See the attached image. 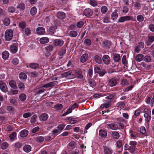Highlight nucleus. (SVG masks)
<instances>
[{"label": "nucleus", "instance_id": "nucleus-34", "mask_svg": "<svg viewBox=\"0 0 154 154\" xmlns=\"http://www.w3.org/2000/svg\"><path fill=\"white\" fill-rule=\"evenodd\" d=\"M118 16V14L117 13V12L116 11V10H115V11L113 12L111 14V18L113 20H114L115 19H116Z\"/></svg>", "mask_w": 154, "mask_h": 154}, {"label": "nucleus", "instance_id": "nucleus-10", "mask_svg": "<svg viewBox=\"0 0 154 154\" xmlns=\"http://www.w3.org/2000/svg\"><path fill=\"white\" fill-rule=\"evenodd\" d=\"M131 19L130 17L129 16H126L120 17L118 20V22L122 23L125 21L129 20Z\"/></svg>", "mask_w": 154, "mask_h": 154}, {"label": "nucleus", "instance_id": "nucleus-36", "mask_svg": "<svg viewBox=\"0 0 154 154\" xmlns=\"http://www.w3.org/2000/svg\"><path fill=\"white\" fill-rule=\"evenodd\" d=\"M3 22L5 25L8 26L10 23V19L8 18H6L4 19Z\"/></svg>", "mask_w": 154, "mask_h": 154}, {"label": "nucleus", "instance_id": "nucleus-64", "mask_svg": "<svg viewBox=\"0 0 154 154\" xmlns=\"http://www.w3.org/2000/svg\"><path fill=\"white\" fill-rule=\"evenodd\" d=\"M149 28L150 31L154 32V24H150L149 26Z\"/></svg>", "mask_w": 154, "mask_h": 154}, {"label": "nucleus", "instance_id": "nucleus-28", "mask_svg": "<svg viewBox=\"0 0 154 154\" xmlns=\"http://www.w3.org/2000/svg\"><path fill=\"white\" fill-rule=\"evenodd\" d=\"M20 79L23 80H25L27 78L26 74L24 73L21 72L19 75Z\"/></svg>", "mask_w": 154, "mask_h": 154}, {"label": "nucleus", "instance_id": "nucleus-30", "mask_svg": "<svg viewBox=\"0 0 154 154\" xmlns=\"http://www.w3.org/2000/svg\"><path fill=\"white\" fill-rule=\"evenodd\" d=\"M9 56V53L7 51H4L2 54V57L3 59L6 60Z\"/></svg>", "mask_w": 154, "mask_h": 154}, {"label": "nucleus", "instance_id": "nucleus-58", "mask_svg": "<svg viewBox=\"0 0 154 154\" xmlns=\"http://www.w3.org/2000/svg\"><path fill=\"white\" fill-rule=\"evenodd\" d=\"M90 4L93 6H95L97 5V2L95 0H90Z\"/></svg>", "mask_w": 154, "mask_h": 154}, {"label": "nucleus", "instance_id": "nucleus-11", "mask_svg": "<svg viewBox=\"0 0 154 154\" xmlns=\"http://www.w3.org/2000/svg\"><path fill=\"white\" fill-rule=\"evenodd\" d=\"M154 41V36H150L148 37L147 41L146 42V43L147 46H149Z\"/></svg>", "mask_w": 154, "mask_h": 154}, {"label": "nucleus", "instance_id": "nucleus-2", "mask_svg": "<svg viewBox=\"0 0 154 154\" xmlns=\"http://www.w3.org/2000/svg\"><path fill=\"white\" fill-rule=\"evenodd\" d=\"M124 148L125 150H128L131 153H133L135 151V147L134 146L129 145L126 144L124 146Z\"/></svg>", "mask_w": 154, "mask_h": 154}, {"label": "nucleus", "instance_id": "nucleus-8", "mask_svg": "<svg viewBox=\"0 0 154 154\" xmlns=\"http://www.w3.org/2000/svg\"><path fill=\"white\" fill-rule=\"evenodd\" d=\"M103 148L104 154H112V153L113 150L109 147L104 146Z\"/></svg>", "mask_w": 154, "mask_h": 154}, {"label": "nucleus", "instance_id": "nucleus-48", "mask_svg": "<svg viewBox=\"0 0 154 154\" xmlns=\"http://www.w3.org/2000/svg\"><path fill=\"white\" fill-rule=\"evenodd\" d=\"M144 60L146 62H149L151 61V58L149 56L146 55L144 57Z\"/></svg>", "mask_w": 154, "mask_h": 154}, {"label": "nucleus", "instance_id": "nucleus-27", "mask_svg": "<svg viewBox=\"0 0 154 154\" xmlns=\"http://www.w3.org/2000/svg\"><path fill=\"white\" fill-rule=\"evenodd\" d=\"M28 133V131L26 130H24L21 131L20 136L22 137H26Z\"/></svg>", "mask_w": 154, "mask_h": 154}, {"label": "nucleus", "instance_id": "nucleus-59", "mask_svg": "<svg viewBox=\"0 0 154 154\" xmlns=\"http://www.w3.org/2000/svg\"><path fill=\"white\" fill-rule=\"evenodd\" d=\"M65 126V125L64 124H61L57 128L60 131L62 130L64 127Z\"/></svg>", "mask_w": 154, "mask_h": 154}, {"label": "nucleus", "instance_id": "nucleus-31", "mask_svg": "<svg viewBox=\"0 0 154 154\" xmlns=\"http://www.w3.org/2000/svg\"><path fill=\"white\" fill-rule=\"evenodd\" d=\"M9 85L13 89L17 88V87L16 85V83L14 81L11 80L10 81Z\"/></svg>", "mask_w": 154, "mask_h": 154}, {"label": "nucleus", "instance_id": "nucleus-13", "mask_svg": "<svg viewBox=\"0 0 154 154\" xmlns=\"http://www.w3.org/2000/svg\"><path fill=\"white\" fill-rule=\"evenodd\" d=\"M113 59L116 62H118L121 59L120 55L118 54H113Z\"/></svg>", "mask_w": 154, "mask_h": 154}, {"label": "nucleus", "instance_id": "nucleus-57", "mask_svg": "<svg viewBox=\"0 0 154 154\" xmlns=\"http://www.w3.org/2000/svg\"><path fill=\"white\" fill-rule=\"evenodd\" d=\"M88 83L92 87L96 85V83L95 81L92 80H89L88 81Z\"/></svg>", "mask_w": 154, "mask_h": 154}, {"label": "nucleus", "instance_id": "nucleus-51", "mask_svg": "<svg viewBox=\"0 0 154 154\" xmlns=\"http://www.w3.org/2000/svg\"><path fill=\"white\" fill-rule=\"evenodd\" d=\"M84 25L83 21H80L78 22L76 24V26L78 28H81Z\"/></svg>", "mask_w": 154, "mask_h": 154}, {"label": "nucleus", "instance_id": "nucleus-62", "mask_svg": "<svg viewBox=\"0 0 154 154\" xmlns=\"http://www.w3.org/2000/svg\"><path fill=\"white\" fill-rule=\"evenodd\" d=\"M12 63L14 65H17L19 63V60L17 58H15L13 59Z\"/></svg>", "mask_w": 154, "mask_h": 154}, {"label": "nucleus", "instance_id": "nucleus-61", "mask_svg": "<svg viewBox=\"0 0 154 154\" xmlns=\"http://www.w3.org/2000/svg\"><path fill=\"white\" fill-rule=\"evenodd\" d=\"M75 145V142L72 141L69 143L68 144V146L71 147L72 149L74 148V146Z\"/></svg>", "mask_w": 154, "mask_h": 154}, {"label": "nucleus", "instance_id": "nucleus-60", "mask_svg": "<svg viewBox=\"0 0 154 154\" xmlns=\"http://www.w3.org/2000/svg\"><path fill=\"white\" fill-rule=\"evenodd\" d=\"M25 33L26 35H29L30 34L29 29L28 28H26L25 29Z\"/></svg>", "mask_w": 154, "mask_h": 154}, {"label": "nucleus", "instance_id": "nucleus-63", "mask_svg": "<svg viewBox=\"0 0 154 154\" xmlns=\"http://www.w3.org/2000/svg\"><path fill=\"white\" fill-rule=\"evenodd\" d=\"M16 136V133L15 132H14L11 134L9 136V137L11 139H14Z\"/></svg>", "mask_w": 154, "mask_h": 154}, {"label": "nucleus", "instance_id": "nucleus-5", "mask_svg": "<svg viewBox=\"0 0 154 154\" xmlns=\"http://www.w3.org/2000/svg\"><path fill=\"white\" fill-rule=\"evenodd\" d=\"M64 43V41L60 39H56L54 42V44L56 46H61L63 45Z\"/></svg>", "mask_w": 154, "mask_h": 154}, {"label": "nucleus", "instance_id": "nucleus-18", "mask_svg": "<svg viewBox=\"0 0 154 154\" xmlns=\"http://www.w3.org/2000/svg\"><path fill=\"white\" fill-rule=\"evenodd\" d=\"M99 135L102 138H105L107 136L106 131L104 130H100L99 131Z\"/></svg>", "mask_w": 154, "mask_h": 154}, {"label": "nucleus", "instance_id": "nucleus-7", "mask_svg": "<svg viewBox=\"0 0 154 154\" xmlns=\"http://www.w3.org/2000/svg\"><path fill=\"white\" fill-rule=\"evenodd\" d=\"M103 61L106 64L108 65L110 62V59L109 56L107 55H104L102 58Z\"/></svg>", "mask_w": 154, "mask_h": 154}, {"label": "nucleus", "instance_id": "nucleus-9", "mask_svg": "<svg viewBox=\"0 0 154 154\" xmlns=\"http://www.w3.org/2000/svg\"><path fill=\"white\" fill-rule=\"evenodd\" d=\"M58 84L57 81H54L48 83L47 84L44 85L42 86V88H48L52 87L54 85H57Z\"/></svg>", "mask_w": 154, "mask_h": 154}, {"label": "nucleus", "instance_id": "nucleus-4", "mask_svg": "<svg viewBox=\"0 0 154 154\" xmlns=\"http://www.w3.org/2000/svg\"><path fill=\"white\" fill-rule=\"evenodd\" d=\"M0 88L4 92H8V88L6 84L3 82H0Z\"/></svg>", "mask_w": 154, "mask_h": 154}, {"label": "nucleus", "instance_id": "nucleus-32", "mask_svg": "<svg viewBox=\"0 0 154 154\" xmlns=\"http://www.w3.org/2000/svg\"><path fill=\"white\" fill-rule=\"evenodd\" d=\"M78 35L77 32L76 31L74 30H72L69 33V35L71 37H75Z\"/></svg>", "mask_w": 154, "mask_h": 154}, {"label": "nucleus", "instance_id": "nucleus-41", "mask_svg": "<svg viewBox=\"0 0 154 154\" xmlns=\"http://www.w3.org/2000/svg\"><path fill=\"white\" fill-rule=\"evenodd\" d=\"M91 40L89 38L85 39L84 41V43L87 46H89L91 44Z\"/></svg>", "mask_w": 154, "mask_h": 154}, {"label": "nucleus", "instance_id": "nucleus-15", "mask_svg": "<svg viewBox=\"0 0 154 154\" xmlns=\"http://www.w3.org/2000/svg\"><path fill=\"white\" fill-rule=\"evenodd\" d=\"M48 115L46 113H42L39 116V119L42 121H46L48 118Z\"/></svg>", "mask_w": 154, "mask_h": 154}, {"label": "nucleus", "instance_id": "nucleus-21", "mask_svg": "<svg viewBox=\"0 0 154 154\" xmlns=\"http://www.w3.org/2000/svg\"><path fill=\"white\" fill-rule=\"evenodd\" d=\"M144 57V56L142 54L137 55L135 57V60L138 62H140L142 60Z\"/></svg>", "mask_w": 154, "mask_h": 154}, {"label": "nucleus", "instance_id": "nucleus-25", "mask_svg": "<svg viewBox=\"0 0 154 154\" xmlns=\"http://www.w3.org/2000/svg\"><path fill=\"white\" fill-rule=\"evenodd\" d=\"M66 47L62 48L61 50L59 52L58 55L60 56H63L66 53Z\"/></svg>", "mask_w": 154, "mask_h": 154}, {"label": "nucleus", "instance_id": "nucleus-44", "mask_svg": "<svg viewBox=\"0 0 154 154\" xmlns=\"http://www.w3.org/2000/svg\"><path fill=\"white\" fill-rule=\"evenodd\" d=\"M6 109L8 111L11 112H13L15 109L14 107L11 106H7L6 107Z\"/></svg>", "mask_w": 154, "mask_h": 154}, {"label": "nucleus", "instance_id": "nucleus-3", "mask_svg": "<svg viewBox=\"0 0 154 154\" xmlns=\"http://www.w3.org/2000/svg\"><path fill=\"white\" fill-rule=\"evenodd\" d=\"M111 45V42L108 40H105L102 42V46L105 48H109Z\"/></svg>", "mask_w": 154, "mask_h": 154}, {"label": "nucleus", "instance_id": "nucleus-6", "mask_svg": "<svg viewBox=\"0 0 154 154\" xmlns=\"http://www.w3.org/2000/svg\"><path fill=\"white\" fill-rule=\"evenodd\" d=\"M93 14V11L90 8L85 9L84 11V14L87 17L91 16Z\"/></svg>", "mask_w": 154, "mask_h": 154}, {"label": "nucleus", "instance_id": "nucleus-16", "mask_svg": "<svg viewBox=\"0 0 154 154\" xmlns=\"http://www.w3.org/2000/svg\"><path fill=\"white\" fill-rule=\"evenodd\" d=\"M57 17L60 19H63L66 17V14L62 12H58L57 14Z\"/></svg>", "mask_w": 154, "mask_h": 154}, {"label": "nucleus", "instance_id": "nucleus-37", "mask_svg": "<svg viewBox=\"0 0 154 154\" xmlns=\"http://www.w3.org/2000/svg\"><path fill=\"white\" fill-rule=\"evenodd\" d=\"M63 106L61 104L58 103L55 105L54 108L57 110H60L63 107Z\"/></svg>", "mask_w": 154, "mask_h": 154}, {"label": "nucleus", "instance_id": "nucleus-22", "mask_svg": "<svg viewBox=\"0 0 154 154\" xmlns=\"http://www.w3.org/2000/svg\"><path fill=\"white\" fill-rule=\"evenodd\" d=\"M117 84L116 80L114 79H111L109 81L108 84L109 86L112 87L116 85Z\"/></svg>", "mask_w": 154, "mask_h": 154}, {"label": "nucleus", "instance_id": "nucleus-35", "mask_svg": "<svg viewBox=\"0 0 154 154\" xmlns=\"http://www.w3.org/2000/svg\"><path fill=\"white\" fill-rule=\"evenodd\" d=\"M72 73V72L70 71L66 72L62 74L61 76L62 78L67 77L68 76H69L70 75H71Z\"/></svg>", "mask_w": 154, "mask_h": 154}, {"label": "nucleus", "instance_id": "nucleus-12", "mask_svg": "<svg viewBox=\"0 0 154 154\" xmlns=\"http://www.w3.org/2000/svg\"><path fill=\"white\" fill-rule=\"evenodd\" d=\"M17 44H14L10 46L11 51L14 53H16L17 51Z\"/></svg>", "mask_w": 154, "mask_h": 154}, {"label": "nucleus", "instance_id": "nucleus-39", "mask_svg": "<svg viewBox=\"0 0 154 154\" xmlns=\"http://www.w3.org/2000/svg\"><path fill=\"white\" fill-rule=\"evenodd\" d=\"M94 59L95 61L98 63H100L101 62V58L98 55H95L94 56Z\"/></svg>", "mask_w": 154, "mask_h": 154}, {"label": "nucleus", "instance_id": "nucleus-19", "mask_svg": "<svg viewBox=\"0 0 154 154\" xmlns=\"http://www.w3.org/2000/svg\"><path fill=\"white\" fill-rule=\"evenodd\" d=\"M76 77L78 79H82L83 78V75H82V72L80 70H76L75 71Z\"/></svg>", "mask_w": 154, "mask_h": 154}, {"label": "nucleus", "instance_id": "nucleus-46", "mask_svg": "<svg viewBox=\"0 0 154 154\" xmlns=\"http://www.w3.org/2000/svg\"><path fill=\"white\" fill-rule=\"evenodd\" d=\"M107 11V8L106 6H102L101 8V11L102 14H104Z\"/></svg>", "mask_w": 154, "mask_h": 154}, {"label": "nucleus", "instance_id": "nucleus-52", "mask_svg": "<svg viewBox=\"0 0 154 154\" xmlns=\"http://www.w3.org/2000/svg\"><path fill=\"white\" fill-rule=\"evenodd\" d=\"M37 118V116L36 115H33L30 119L31 122L33 123L35 122Z\"/></svg>", "mask_w": 154, "mask_h": 154}, {"label": "nucleus", "instance_id": "nucleus-26", "mask_svg": "<svg viewBox=\"0 0 154 154\" xmlns=\"http://www.w3.org/2000/svg\"><path fill=\"white\" fill-rule=\"evenodd\" d=\"M29 67L34 69H36L39 68V65L36 63H31L29 65Z\"/></svg>", "mask_w": 154, "mask_h": 154}, {"label": "nucleus", "instance_id": "nucleus-1", "mask_svg": "<svg viewBox=\"0 0 154 154\" xmlns=\"http://www.w3.org/2000/svg\"><path fill=\"white\" fill-rule=\"evenodd\" d=\"M13 36V33L12 30H7L5 34V37L7 41L11 40Z\"/></svg>", "mask_w": 154, "mask_h": 154}, {"label": "nucleus", "instance_id": "nucleus-54", "mask_svg": "<svg viewBox=\"0 0 154 154\" xmlns=\"http://www.w3.org/2000/svg\"><path fill=\"white\" fill-rule=\"evenodd\" d=\"M19 26L20 28L24 29L26 26V24L24 22H21L19 23Z\"/></svg>", "mask_w": 154, "mask_h": 154}, {"label": "nucleus", "instance_id": "nucleus-45", "mask_svg": "<svg viewBox=\"0 0 154 154\" xmlns=\"http://www.w3.org/2000/svg\"><path fill=\"white\" fill-rule=\"evenodd\" d=\"M13 127L11 125H8L5 127V130L7 131H10L13 130Z\"/></svg>", "mask_w": 154, "mask_h": 154}, {"label": "nucleus", "instance_id": "nucleus-24", "mask_svg": "<svg viewBox=\"0 0 154 154\" xmlns=\"http://www.w3.org/2000/svg\"><path fill=\"white\" fill-rule=\"evenodd\" d=\"M31 146L29 145H25L23 147V150L26 152H29L31 151Z\"/></svg>", "mask_w": 154, "mask_h": 154}, {"label": "nucleus", "instance_id": "nucleus-47", "mask_svg": "<svg viewBox=\"0 0 154 154\" xmlns=\"http://www.w3.org/2000/svg\"><path fill=\"white\" fill-rule=\"evenodd\" d=\"M8 144L6 142L3 143L1 146V148L3 149H6L8 146Z\"/></svg>", "mask_w": 154, "mask_h": 154}, {"label": "nucleus", "instance_id": "nucleus-14", "mask_svg": "<svg viewBox=\"0 0 154 154\" xmlns=\"http://www.w3.org/2000/svg\"><path fill=\"white\" fill-rule=\"evenodd\" d=\"M56 29L57 27L56 26H51L49 28L48 31V33L52 35H54Z\"/></svg>", "mask_w": 154, "mask_h": 154}, {"label": "nucleus", "instance_id": "nucleus-56", "mask_svg": "<svg viewBox=\"0 0 154 154\" xmlns=\"http://www.w3.org/2000/svg\"><path fill=\"white\" fill-rule=\"evenodd\" d=\"M137 20L139 22L143 21L144 19L143 17L141 15H139L137 16Z\"/></svg>", "mask_w": 154, "mask_h": 154}, {"label": "nucleus", "instance_id": "nucleus-38", "mask_svg": "<svg viewBox=\"0 0 154 154\" xmlns=\"http://www.w3.org/2000/svg\"><path fill=\"white\" fill-rule=\"evenodd\" d=\"M17 8H19L21 10H24L25 8L24 4L23 3H20L17 7Z\"/></svg>", "mask_w": 154, "mask_h": 154}, {"label": "nucleus", "instance_id": "nucleus-17", "mask_svg": "<svg viewBox=\"0 0 154 154\" xmlns=\"http://www.w3.org/2000/svg\"><path fill=\"white\" fill-rule=\"evenodd\" d=\"M88 56L87 54H83L80 58L81 62L82 63L85 62L88 60Z\"/></svg>", "mask_w": 154, "mask_h": 154}, {"label": "nucleus", "instance_id": "nucleus-29", "mask_svg": "<svg viewBox=\"0 0 154 154\" xmlns=\"http://www.w3.org/2000/svg\"><path fill=\"white\" fill-rule=\"evenodd\" d=\"M39 41L41 43L43 44L48 42L49 41V39L47 37H43L41 38Z\"/></svg>", "mask_w": 154, "mask_h": 154}, {"label": "nucleus", "instance_id": "nucleus-23", "mask_svg": "<svg viewBox=\"0 0 154 154\" xmlns=\"http://www.w3.org/2000/svg\"><path fill=\"white\" fill-rule=\"evenodd\" d=\"M112 137L113 139H118L119 137V134L118 132L116 131H114L111 134Z\"/></svg>", "mask_w": 154, "mask_h": 154}, {"label": "nucleus", "instance_id": "nucleus-40", "mask_svg": "<svg viewBox=\"0 0 154 154\" xmlns=\"http://www.w3.org/2000/svg\"><path fill=\"white\" fill-rule=\"evenodd\" d=\"M30 14L32 15H35L36 13L37 9L35 7L32 8L30 10Z\"/></svg>", "mask_w": 154, "mask_h": 154}, {"label": "nucleus", "instance_id": "nucleus-42", "mask_svg": "<svg viewBox=\"0 0 154 154\" xmlns=\"http://www.w3.org/2000/svg\"><path fill=\"white\" fill-rule=\"evenodd\" d=\"M26 96L25 94H22L19 96L20 99L23 101H24L26 99Z\"/></svg>", "mask_w": 154, "mask_h": 154}, {"label": "nucleus", "instance_id": "nucleus-50", "mask_svg": "<svg viewBox=\"0 0 154 154\" xmlns=\"http://www.w3.org/2000/svg\"><path fill=\"white\" fill-rule=\"evenodd\" d=\"M122 63L124 66H126L128 63L126 60V56L125 55H124L123 57L122 60Z\"/></svg>", "mask_w": 154, "mask_h": 154}, {"label": "nucleus", "instance_id": "nucleus-55", "mask_svg": "<svg viewBox=\"0 0 154 154\" xmlns=\"http://www.w3.org/2000/svg\"><path fill=\"white\" fill-rule=\"evenodd\" d=\"M44 138L42 136H39L37 137L36 140L39 142H42L44 141Z\"/></svg>", "mask_w": 154, "mask_h": 154}, {"label": "nucleus", "instance_id": "nucleus-43", "mask_svg": "<svg viewBox=\"0 0 154 154\" xmlns=\"http://www.w3.org/2000/svg\"><path fill=\"white\" fill-rule=\"evenodd\" d=\"M144 116L145 118H146V121L147 122H149L150 121L151 119V116L149 115V114L148 113L144 114Z\"/></svg>", "mask_w": 154, "mask_h": 154}, {"label": "nucleus", "instance_id": "nucleus-20", "mask_svg": "<svg viewBox=\"0 0 154 154\" xmlns=\"http://www.w3.org/2000/svg\"><path fill=\"white\" fill-rule=\"evenodd\" d=\"M37 34L39 35L43 34L45 32V29L42 27H39L36 29Z\"/></svg>", "mask_w": 154, "mask_h": 154}, {"label": "nucleus", "instance_id": "nucleus-49", "mask_svg": "<svg viewBox=\"0 0 154 154\" xmlns=\"http://www.w3.org/2000/svg\"><path fill=\"white\" fill-rule=\"evenodd\" d=\"M112 129L113 130H117L119 128L118 125L116 124L113 123L112 124Z\"/></svg>", "mask_w": 154, "mask_h": 154}, {"label": "nucleus", "instance_id": "nucleus-53", "mask_svg": "<svg viewBox=\"0 0 154 154\" xmlns=\"http://www.w3.org/2000/svg\"><path fill=\"white\" fill-rule=\"evenodd\" d=\"M8 11L9 12L12 13L15 11V9L14 7H10L8 8Z\"/></svg>", "mask_w": 154, "mask_h": 154}, {"label": "nucleus", "instance_id": "nucleus-33", "mask_svg": "<svg viewBox=\"0 0 154 154\" xmlns=\"http://www.w3.org/2000/svg\"><path fill=\"white\" fill-rule=\"evenodd\" d=\"M18 88L21 90H23L25 89V85L24 83L21 82H19L18 83Z\"/></svg>", "mask_w": 154, "mask_h": 154}]
</instances>
